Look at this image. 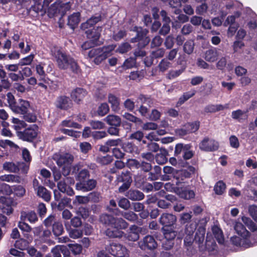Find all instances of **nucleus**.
<instances>
[{
    "mask_svg": "<svg viewBox=\"0 0 257 257\" xmlns=\"http://www.w3.org/2000/svg\"><path fill=\"white\" fill-rule=\"evenodd\" d=\"M99 220L102 223L115 229L114 230L110 229L106 230V235L110 237H121L123 232L119 230L125 229L128 226L127 222L122 218H116L107 214L101 215Z\"/></svg>",
    "mask_w": 257,
    "mask_h": 257,
    "instance_id": "f257e3e1",
    "label": "nucleus"
},
{
    "mask_svg": "<svg viewBox=\"0 0 257 257\" xmlns=\"http://www.w3.org/2000/svg\"><path fill=\"white\" fill-rule=\"evenodd\" d=\"M52 53L55 57L60 69H65L70 67L73 72H77L79 66L73 58L62 53L59 49L55 48L52 50Z\"/></svg>",
    "mask_w": 257,
    "mask_h": 257,
    "instance_id": "f03ea898",
    "label": "nucleus"
},
{
    "mask_svg": "<svg viewBox=\"0 0 257 257\" xmlns=\"http://www.w3.org/2000/svg\"><path fill=\"white\" fill-rule=\"evenodd\" d=\"M53 158L59 167L63 166L62 174L65 177L68 176L70 172L69 166L74 160L73 156L68 153H56L54 155Z\"/></svg>",
    "mask_w": 257,
    "mask_h": 257,
    "instance_id": "7ed1b4c3",
    "label": "nucleus"
},
{
    "mask_svg": "<svg viewBox=\"0 0 257 257\" xmlns=\"http://www.w3.org/2000/svg\"><path fill=\"white\" fill-rule=\"evenodd\" d=\"M114 48V45H109L102 48H93L89 51L88 56L91 58L94 57L95 63L98 64L109 57Z\"/></svg>",
    "mask_w": 257,
    "mask_h": 257,
    "instance_id": "20e7f679",
    "label": "nucleus"
},
{
    "mask_svg": "<svg viewBox=\"0 0 257 257\" xmlns=\"http://www.w3.org/2000/svg\"><path fill=\"white\" fill-rule=\"evenodd\" d=\"M101 31V27H97L96 29H93L92 30H88L86 31L87 37L89 39V41L85 42L81 48L84 49H87L89 47H93L95 45H98L100 44L99 39L100 36Z\"/></svg>",
    "mask_w": 257,
    "mask_h": 257,
    "instance_id": "39448f33",
    "label": "nucleus"
},
{
    "mask_svg": "<svg viewBox=\"0 0 257 257\" xmlns=\"http://www.w3.org/2000/svg\"><path fill=\"white\" fill-rule=\"evenodd\" d=\"M38 131V126L36 124H33L24 131L18 132L17 136L23 141L31 142L37 136Z\"/></svg>",
    "mask_w": 257,
    "mask_h": 257,
    "instance_id": "423d86ee",
    "label": "nucleus"
},
{
    "mask_svg": "<svg viewBox=\"0 0 257 257\" xmlns=\"http://www.w3.org/2000/svg\"><path fill=\"white\" fill-rule=\"evenodd\" d=\"M106 250L116 257H128V251L126 247L120 244L112 243L106 247Z\"/></svg>",
    "mask_w": 257,
    "mask_h": 257,
    "instance_id": "0eeeda50",
    "label": "nucleus"
},
{
    "mask_svg": "<svg viewBox=\"0 0 257 257\" xmlns=\"http://www.w3.org/2000/svg\"><path fill=\"white\" fill-rule=\"evenodd\" d=\"M162 230L165 238L168 242V244L163 243V246L166 249H169L173 245V243L172 241L176 237L177 232L174 228L170 227H163Z\"/></svg>",
    "mask_w": 257,
    "mask_h": 257,
    "instance_id": "6e6552de",
    "label": "nucleus"
},
{
    "mask_svg": "<svg viewBox=\"0 0 257 257\" xmlns=\"http://www.w3.org/2000/svg\"><path fill=\"white\" fill-rule=\"evenodd\" d=\"M218 143L208 138H204L199 144V148L203 151L212 152L217 150L218 148Z\"/></svg>",
    "mask_w": 257,
    "mask_h": 257,
    "instance_id": "1a4fd4ad",
    "label": "nucleus"
},
{
    "mask_svg": "<svg viewBox=\"0 0 257 257\" xmlns=\"http://www.w3.org/2000/svg\"><path fill=\"white\" fill-rule=\"evenodd\" d=\"M139 247L143 250H152L157 248L158 244L153 236L147 235L139 242Z\"/></svg>",
    "mask_w": 257,
    "mask_h": 257,
    "instance_id": "9d476101",
    "label": "nucleus"
},
{
    "mask_svg": "<svg viewBox=\"0 0 257 257\" xmlns=\"http://www.w3.org/2000/svg\"><path fill=\"white\" fill-rule=\"evenodd\" d=\"M148 31L147 29L139 28L137 29V37L132 39V42L139 41V45L140 47H144L150 42V39L146 37Z\"/></svg>",
    "mask_w": 257,
    "mask_h": 257,
    "instance_id": "9b49d317",
    "label": "nucleus"
},
{
    "mask_svg": "<svg viewBox=\"0 0 257 257\" xmlns=\"http://www.w3.org/2000/svg\"><path fill=\"white\" fill-rule=\"evenodd\" d=\"M29 107V101L20 99L15 104H12V110L15 113L24 114L28 112Z\"/></svg>",
    "mask_w": 257,
    "mask_h": 257,
    "instance_id": "f8f14e48",
    "label": "nucleus"
},
{
    "mask_svg": "<svg viewBox=\"0 0 257 257\" xmlns=\"http://www.w3.org/2000/svg\"><path fill=\"white\" fill-rule=\"evenodd\" d=\"M231 241L234 245L243 248L251 247L256 242L255 241L252 242L248 239V237H241V236H237L232 237L231 238Z\"/></svg>",
    "mask_w": 257,
    "mask_h": 257,
    "instance_id": "ddd939ff",
    "label": "nucleus"
},
{
    "mask_svg": "<svg viewBox=\"0 0 257 257\" xmlns=\"http://www.w3.org/2000/svg\"><path fill=\"white\" fill-rule=\"evenodd\" d=\"M196 229L194 224L187 225L185 228V236L184 237V244L186 246H190L194 241V232Z\"/></svg>",
    "mask_w": 257,
    "mask_h": 257,
    "instance_id": "4468645a",
    "label": "nucleus"
},
{
    "mask_svg": "<svg viewBox=\"0 0 257 257\" xmlns=\"http://www.w3.org/2000/svg\"><path fill=\"white\" fill-rule=\"evenodd\" d=\"M55 104L59 109L66 110L71 107V102L68 97L61 95L57 98Z\"/></svg>",
    "mask_w": 257,
    "mask_h": 257,
    "instance_id": "2eb2a0df",
    "label": "nucleus"
},
{
    "mask_svg": "<svg viewBox=\"0 0 257 257\" xmlns=\"http://www.w3.org/2000/svg\"><path fill=\"white\" fill-rule=\"evenodd\" d=\"M176 217L171 213H163L160 218V222L164 227H170L176 222Z\"/></svg>",
    "mask_w": 257,
    "mask_h": 257,
    "instance_id": "dca6fc26",
    "label": "nucleus"
},
{
    "mask_svg": "<svg viewBox=\"0 0 257 257\" xmlns=\"http://www.w3.org/2000/svg\"><path fill=\"white\" fill-rule=\"evenodd\" d=\"M175 192L181 198L184 199H190L195 196V193L193 191L184 187L176 188Z\"/></svg>",
    "mask_w": 257,
    "mask_h": 257,
    "instance_id": "f3484780",
    "label": "nucleus"
},
{
    "mask_svg": "<svg viewBox=\"0 0 257 257\" xmlns=\"http://www.w3.org/2000/svg\"><path fill=\"white\" fill-rule=\"evenodd\" d=\"M141 231L140 228L136 225H132L130 228L127 234V238L131 241H136L139 238V232Z\"/></svg>",
    "mask_w": 257,
    "mask_h": 257,
    "instance_id": "a211bd4d",
    "label": "nucleus"
},
{
    "mask_svg": "<svg viewBox=\"0 0 257 257\" xmlns=\"http://www.w3.org/2000/svg\"><path fill=\"white\" fill-rule=\"evenodd\" d=\"M219 56V52L215 48H212L207 50L205 53L204 58L206 61L213 62L215 61Z\"/></svg>",
    "mask_w": 257,
    "mask_h": 257,
    "instance_id": "6ab92c4d",
    "label": "nucleus"
},
{
    "mask_svg": "<svg viewBox=\"0 0 257 257\" xmlns=\"http://www.w3.org/2000/svg\"><path fill=\"white\" fill-rule=\"evenodd\" d=\"M231 117L239 122H242L248 118L247 111L238 109L233 111L231 113Z\"/></svg>",
    "mask_w": 257,
    "mask_h": 257,
    "instance_id": "aec40b11",
    "label": "nucleus"
},
{
    "mask_svg": "<svg viewBox=\"0 0 257 257\" xmlns=\"http://www.w3.org/2000/svg\"><path fill=\"white\" fill-rule=\"evenodd\" d=\"M234 228L236 232L241 237H248L249 236V232L246 229L243 225L239 222H236Z\"/></svg>",
    "mask_w": 257,
    "mask_h": 257,
    "instance_id": "412c9836",
    "label": "nucleus"
},
{
    "mask_svg": "<svg viewBox=\"0 0 257 257\" xmlns=\"http://www.w3.org/2000/svg\"><path fill=\"white\" fill-rule=\"evenodd\" d=\"M104 121L110 125L118 126L120 125L121 120L117 115L110 114L104 118Z\"/></svg>",
    "mask_w": 257,
    "mask_h": 257,
    "instance_id": "4be33fe9",
    "label": "nucleus"
},
{
    "mask_svg": "<svg viewBox=\"0 0 257 257\" xmlns=\"http://www.w3.org/2000/svg\"><path fill=\"white\" fill-rule=\"evenodd\" d=\"M36 194L46 202H49L51 198L50 192L42 186L36 191Z\"/></svg>",
    "mask_w": 257,
    "mask_h": 257,
    "instance_id": "5701e85b",
    "label": "nucleus"
},
{
    "mask_svg": "<svg viewBox=\"0 0 257 257\" xmlns=\"http://www.w3.org/2000/svg\"><path fill=\"white\" fill-rule=\"evenodd\" d=\"M80 22V14L79 13H74L68 17V25L74 30L77 27Z\"/></svg>",
    "mask_w": 257,
    "mask_h": 257,
    "instance_id": "b1692460",
    "label": "nucleus"
},
{
    "mask_svg": "<svg viewBox=\"0 0 257 257\" xmlns=\"http://www.w3.org/2000/svg\"><path fill=\"white\" fill-rule=\"evenodd\" d=\"M126 196L132 200H141L144 197V194L136 190H130L126 194Z\"/></svg>",
    "mask_w": 257,
    "mask_h": 257,
    "instance_id": "393cba45",
    "label": "nucleus"
},
{
    "mask_svg": "<svg viewBox=\"0 0 257 257\" xmlns=\"http://www.w3.org/2000/svg\"><path fill=\"white\" fill-rule=\"evenodd\" d=\"M96 185V181L93 179H89L87 181H81V191H87L94 189Z\"/></svg>",
    "mask_w": 257,
    "mask_h": 257,
    "instance_id": "a878e982",
    "label": "nucleus"
},
{
    "mask_svg": "<svg viewBox=\"0 0 257 257\" xmlns=\"http://www.w3.org/2000/svg\"><path fill=\"white\" fill-rule=\"evenodd\" d=\"M69 208L76 215H79L80 213V196L77 195L75 197L72 204L69 206Z\"/></svg>",
    "mask_w": 257,
    "mask_h": 257,
    "instance_id": "bb28decb",
    "label": "nucleus"
},
{
    "mask_svg": "<svg viewBox=\"0 0 257 257\" xmlns=\"http://www.w3.org/2000/svg\"><path fill=\"white\" fill-rule=\"evenodd\" d=\"M51 252L53 257H61V254L63 255L67 252V248L64 245H58L52 249Z\"/></svg>",
    "mask_w": 257,
    "mask_h": 257,
    "instance_id": "cd10ccee",
    "label": "nucleus"
},
{
    "mask_svg": "<svg viewBox=\"0 0 257 257\" xmlns=\"http://www.w3.org/2000/svg\"><path fill=\"white\" fill-rule=\"evenodd\" d=\"M27 218L30 223H35L38 221V218L37 214L33 211H30L28 213L22 212L21 213V219Z\"/></svg>",
    "mask_w": 257,
    "mask_h": 257,
    "instance_id": "c85d7f7f",
    "label": "nucleus"
},
{
    "mask_svg": "<svg viewBox=\"0 0 257 257\" xmlns=\"http://www.w3.org/2000/svg\"><path fill=\"white\" fill-rule=\"evenodd\" d=\"M14 193L17 196L22 197L26 193V190L24 187L21 185H15L10 188V193Z\"/></svg>",
    "mask_w": 257,
    "mask_h": 257,
    "instance_id": "c756f323",
    "label": "nucleus"
},
{
    "mask_svg": "<svg viewBox=\"0 0 257 257\" xmlns=\"http://www.w3.org/2000/svg\"><path fill=\"white\" fill-rule=\"evenodd\" d=\"M226 108H227V105L224 106L221 104H210L205 107L204 111L206 112L212 113L223 110Z\"/></svg>",
    "mask_w": 257,
    "mask_h": 257,
    "instance_id": "7c9ffc66",
    "label": "nucleus"
},
{
    "mask_svg": "<svg viewBox=\"0 0 257 257\" xmlns=\"http://www.w3.org/2000/svg\"><path fill=\"white\" fill-rule=\"evenodd\" d=\"M12 122L13 124L12 127L16 131V133L20 132L21 129L26 127L27 126V124L24 121L17 118H13Z\"/></svg>",
    "mask_w": 257,
    "mask_h": 257,
    "instance_id": "2f4dec72",
    "label": "nucleus"
},
{
    "mask_svg": "<svg viewBox=\"0 0 257 257\" xmlns=\"http://www.w3.org/2000/svg\"><path fill=\"white\" fill-rule=\"evenodd\" d=\"M212 232L218 242L222 244L224 239L221 230L218 226H214L212 227Z\"/></svg>",
    "mask_w": 257,
    "mask_h": 257,
    "instance_id": "473e14b6",
    "label": "nucleus"
},
{
    "mask_svg": "<svg viewBox=\"0 0 257 257\" xmlns=\"http://www.w3.org/2000/svg\"><path fill=\"white\" fill-rule=\"evenodd\" d=\"M122 148L123 150L129 153H138V148L134 144L130 142H126L122 144Z\"/></svg>",
    "mask_w": 257,
    "mask_h": 257,
    "instance_id": "72a5a7b5",
    "label": "nucleus"
},
{
    "mask_svg": "<svg viewBox=\"0 0 257 257\" xmlns=\"http://www.w3.org/2000/svg\"><path fill=\"white\" fill-rule=\"evenodd\" d=\"M101 20L100 16L92 17L88 20L86 23L81 24V29H87L91 27L99 22Z\"/></svg>",
    "mask_w": 257,
    "mask_h": 257,
    "instance_id": "f704fd0d",
    "label": "nucleus"
},
{
    "mask_svg": "<svg viewBox=\"0 0 257 257\" xmlns=\"http://www.w3.org/2000/svg\"><path fill=\"white\" fill-rule=\"evenodd\" d=\"M1 180L3 181H6L8 182H16V183H20L21 179L20 178L16 175H5L0 176Z\"/></svg>",
    "mask_w": 257,
    "mask_h": 257,
    "instance_id": "c9c22d12",
    "label": "nucleus"
},
{
    "mask_svg": "<svg viewBox=\"0 0 257 257\" xmlns=\"http://www.w3.org/2000/svg\"><path fill=\"white\" fill-rule=\"evenodd\" d=\"M12 85V82L8 78L7 76L5 78L0 79V92H2L3 90H9Z\"/></svg>",
    "mask_w": 257,
    "mask_h": 257,
    "instance_id": "e433bc0d",
    "label": "nucleus"
},
{
    "mask_svg": "<svg viewBox=\"0 0 257 257\" xmlns=\"http://www.w3.org/2000/svg\"><path fill=\"white\" fill-rule=\"evenodd\" d=\"M108 101L111 104V108L115 110L118 108L119 100L118 98L112 94H109L108 96Z\"/></svg>",
    "mask_w": 257,
    "mask_h": 257,
    "instance_id": "4c0bfd02",
    "label": "nucleus"
},
{
    "mask_svg": "<svg viewBox=\"0 0 257 257\" xmlns=\"http://www.w3.org/2000/svg\"><path fill=\"white\" fill-rule=\"evenodd\" d=\"M241 219L243 223L251 231L253 232L257 230V226L249 218L243 216L242 217Z\"/></svg>",
    "mask_w": 257,
    "mask_h": 257,
    "instance_id": "58836bf2",
    "label": "nucleus"
},
{
    "mask_svg": "<svg viewBox=\"0 0 257 257\" xmlns=\"http://www.w3.org/2000/svg\"><path fill=\"white\" fill-rule=\"evenodd\" d=\"M63 231L64 229L63 225L59 221H57V222L52 226V231L53 234L56 236L61 235L63 232Z\"/></svg>",
    "mask_w": 257,
    "mask_h": 257,
    "instance_id": "ea45409f",
    "label": "nucleus"
},
{
    "mask_svg": "<svg viewBox=\"0 0 257 257\" xmlns=\"http://www.w3.org/2000/svg\"><path fill=\"white\" fill-rule=\"evenodd\" d=\"M196 91L195 90H192L190 91L185 92L183 95L179 98L178 102V104L181 105L184 103L186 101L188 100L189 98L192 97L195 95Z\"/></svg>",
    "mask_w": 257,
    "mask_h": 257,
    "instance_id": "a19ab883",
    "label": "nucleus"
},
{
    "mask_svg": "<svg viewBox=\"0 0 257 257\" xmlns=\"http://www.w3.org/2000/svg\"><path fill=\"white\" fill-rule=\"evenodd\" d=\"M18 167H17V164H15L12 162H6L3 164V169L10 172H18Z\"/></svg>",
    "mask_w": 257,
    "mask_h": 257,
    "instance_id": "79ce46f5",
    "label": "nucleus"
},
{
    "mask_svg": "<svg viewBox=\"0 0 257 257\" xmlns=\"http://www.w3.org/2000/svg\"><path fill=\"white\" fill-rule=\"evenodd\" d=\"M172 66L171 63L166 59H162L158 65L159 71L164 72L167 71Z\"/></svg>",
    "mask_w": 257,
    "mask_h": 257,
    "instance_id": "37998d69",
    "label": "nucleus"
},
{
    "mask_svg": "<svg viewBox=\"0 0 257 257\" xmlns=\"http://www.w3.org/2000/svg\"><path fill=\"white\" fill-rule=\"evenodd\" d=\"M194 47V41L191 40H189L185 43L183 47V50L186 53L191 54L193 52Z\"/></svg>",
    "mask_w": 257,
    "mask_h": 257,
    "instance_id": "c03bdc74",
    "label": "nucleus"
},
{
    "mask_svg": "<svg viewBox=\"0 0 257 257\" xmlns=\"http://www.w3.org/2000/svg\"><path fill=\"white\" fill-rule=\"evenodd\" d=\"M48 15L50 17H52L55 15L59 14V3H55L48 8Z\"/></svg>",
    "mask_w": 257,
    "mask_h": 257,
    "instance_id": "a18cd8bd",
    "label": "nucleus"
},
{
    "mask_svg": "<svg viewBox=\"0 0 257 257\" xmlns=\"http://www.w3.org/2000/svg\"><path fill=\"white\" fill-rule=\"evenodd\" d=\"M226 188V185L222 181H219L215 184L214 190L216 194L221 195L223 193Z\"/></svg>",
    "mask_w": 257,
    "mask_h": 257,
    "instance_id": "49530a36",
    "label": "nucleus"
},
{
    "mask_svg": "<svg viewBox=\"0 0 257 257\" xmlns=\"http://www.w3.org/2000/svg\"><path fill=\"white\" fill-rule=\"evenodd\" d=\"M18 227L23 232L25 236L28 235V233L32 230V228L31 226L25 222H19Z\"/></svg>",
    "mask_w": 257,
    "mask_h": 257,
    "instance_id": "de8ad7c7",
    "label": "nucleus"
},
{
    "mask_svg": "<svg viewBox=\"0 0 257 257\" xmlns=\"http://www.w3.org/2000/svg\"><path fill=\"white\" fill-rule=\"evenodd\" d=\"M185 126L188 134L194 133L199 129V122L196 121L192 123H188L186 124Z\"/></svg>",
    "mask_w": 257,
    "mask_h": 257,
    "instance_id": "09e8293b",
    "label": "nucleus"
},
{
    "mask_svg": "<svg viewBox=\"0 0 257 257\" xmlns=\"http://www.w3.org/2000/svg\"><path fill=\"white\" fill-rule=\"evenodd\" d=\"M239 15V13H236L235 15L228 16L223 23L224 26L227 27L230 25H238V24L235 23V20L236 18L238 17Z\"/></svg>",
    "mask_w": 257,
    "mask_h": 257,
    "instance_id": "8fccbe9b",
    "label": "nucleus"
},
{
    "mask_svg": "<svg viewBox=\"0 0 257 257\" xmlns=\"http://www.w3.org/2000/svg\"><path fill=\"white\" fill-rule=\"evenodd\" d=\"M118 182L128 183L131 184L132 182V178L130 176V172L126 171L124 173H122L120 176L117 178Z\"/></svg>",
    "mask_w": 257,
    "mask_h": 257,
    "instance_id": "3c124183",
    "label": "nucleus"
},
{
    "mask_svg": "<svg viewBox=\"0 0 257 257\" xmlns=\"http://www.w3.org/2000/svg\"><path fill=\"white\" fill-rule=\"evenodd\" d=\"M88 200L97 202L99 200V194L96 193H91L88 197L81 196V203H85Z\"/></svg>",
    "mask_w": 257,
    "mask_h": 257,
    "instance_id": "603ef678",
    "label": "nucleus"
},
{
    "mask_svg": "<svg viewBox=\"0 0 257 257\" xmlns=\"http://www.w3.org/2000/svg\"><path fill=\"white\" fill-rule=\"evenodd\" d=\"M109 108L106 103L101 104L97 109V113L99 116H103L108 113Z\"/></svg>",
    "mask_w": 257,
    "mask_h": 257,
    "instance_id": "864d4df0",
    "label": "nucleus"
},
{
    "mask_svg": "<svg viewBox=\"0 0 257 257\" xmlns=\"http://www.w3.org/2000/svg\"><path fill=\"white\" fill-rule=\"evenodd\" d=\"M59 14L63 16L71 8L69 3H59Z\"/></svg>",
    "mask_w": 257,
    "mask_h": 257,
    "instance_id": "5fc2aeb1",
    "label": "nucleus"
},
{
    "mask_svg": "<svg viewBox=\"0 0 257 257\" xmlns=\"http://www.w3.org/2000/svg\"><path fill=\"white\" fill-rule=\"evenodd\" d=\"M80 88H76L73 89L71 93V99L77 102V103H79L80 101Z\"/></svg>",
    "mask_w": 257,
    "mask_h": 257,
    "instance_id": "6e6d98bb",
    "label": "nucleus"
},
{
    "mask_svg": "<svg viewBox=\"0 0 257 257\" xmlns=\"http://www.w3.org/2000/svg\"><path fill=\"white\" fill-rule=\"evenodd\" d=\"M34 58V55L31 54L20 60L19 65L20 66L30 65Z\"/></svg>",
    "mask_w": 257,
    "mask_h": 257,
    "instance_id": "4d7b16f0",
    "label": "nucleus"
},
{
    "mask_svg": "<svg viewBox=\"0 0 257 257\" xmlns=\"http://www.w3.org/2000/svg\"><path fill=\"white\" fill-rule=\"evenodd\" d=\"M70 202V199L64 197L61 199L57 206V209L59 211L63 210L66 206H67Z\"/></svg>",
    "mask_w": 257,
    "mask_h": 257,
    "instance_id": "13d9d810",
    "label": "nucleus"
},
{
    "mask_svg": "<svg viewBox=\"0 0 257 257\" xmlns=\"http://www.w3.org/2000/svg\"><path fill=\"white\" fill-rule=\"evenodd\" d=\"M57 222L55 215H50L44 221V224L46 227L53 226Z\"/></svg>",
    "mask_w": 257,
    "mask_h": 257,
    "instance_id": "bf43d9fd",
    "label": "nucleus"
},
{
    "mask_svg": "<svg viewBox=\"0 0 257 257\" xmlns=\"http://www.w3.org/2000/svg\"><path fill=\"white\" fill-rule=\"evenodd\" d=\"M34 5L32 7L33 10L37 13L43 12L44 10V5H42V0H33Z\"/></svg>",
    "mask_w": 257,
    "mask_h": 257,
    "instance_id": "052dcab7",
    "label": "nucleus"
},
{
    "mask_svg": "<svg viewBox=\"0 0 257 257\" xmlns=\"http://www.w3.org/2000/svg\"><path fill=\"white\" fill-rule=\"evenodd\" d=\"M122 215L124 218L130 221H135L138 219L137 214L132 211L124 212Z\"/></svg>",
    "mask_w": 257,
    "mask_h": 257,
    "instance_id": "680f3d73",
    "label": "nucleus"
},
{
    "mask_svg": "<svg viewBox=\"0 0 257 257\" xmlns=\"http://www.w3.org/2000/svg\"><path fill=\"white\" fill-rule=\"evenodd\" d=\"M61 131L62 133L68 135L70 136L77 138L80 137V134L79 132L74 131L72 130L61 129Z\"/></svg>",
    "mask_w": 257,
    "mask_h": 257,
    "instance_id": "e2e57ef3",
    "label": "nucleus"
},
{
    "mask_svg": "<svg viewBox=\"0 0 257 257\" xmlns=\"http://www.w3.org/2000/svg\"><path fill=\"white\" fill-rule=\"evenodd\" d=\"M185 68H182L179 70L170 71L168 74V78L173 79L179 76L184 71Z\"/></svg>",
    "mask_w": 257,
    "mask_h": 257,
    "instance_id": "0e129e2a",
    "label": "nucleus"
},
{
    "mask_svg": "<svg viewBox=\"0 0 257 257\" xmlns=\"http://www.w3.org/2000/svg\"><path fill=\"white\" fill-rule=\"evenodd\" d=\"M124 167V163L121 161H116L114 164V167L110 169L111 173H115L117 170L121 169Z\"/></svg>",
    "mask_w": 257,
    "mask_h": 257,
    "instance_id": "69168bd1",
    "label": "nucleus"
},
{
    "mask_svg": "<svg viewBox=\"0 0 257 257\" xmlns=\"http://www.w3.org/2000/svg\"><path fill=\"white\" fill-rule=\"evenodd\" d=\"M90 124L93 129H102L105 127L104 123L99 120H92Z\"/></svg>",
    "mask_w": 257,
    "mask_h": 257,
    "instance_id": "338daca9",
    "label": "nucleus"
},
{
    "mask_svg": "<svg viewBox=\"0 0 257 257\" xmlns=\"http://www.w3.org/2000/svg\"><path fill=\"white\" fill-rule=\"evenodd\" d=\"M248 212L252 218L257 222V206L250 205L248 208Z\"/></svg>",
    "mask_w": 257,
    "mask_h": 257,
    "instance_id": "774afa93",
    "label": "nucleus"
}]
</instances>
